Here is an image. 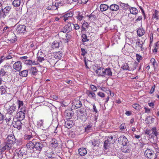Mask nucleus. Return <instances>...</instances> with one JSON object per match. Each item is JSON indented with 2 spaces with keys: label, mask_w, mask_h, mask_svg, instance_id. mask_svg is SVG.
Returning <instances> with one entry per match:
<instances>
[{
  "label": "nucleus",
  "mask_w": 159,
  "mask_h": 159,
  "mask_svg": "<svg viewBox=\"0 0 159 159\" xmlns=\"http://www.w3.org/2000/svg\"><path fill=\"white\" fill-rule=\"evenodd\" d=\"M84 103V101L79 98L74 99L72 102V106L74 108H80Z\"/></svg>",
  "instance_id": "f257e3e1"
},
{
  "label": "nucleus",
  "mask_w": 159,
  "mask_h": 159,
  "mask_svg": "<svg viewBox=\"0 0 159 159\" xmlns=\"http://www.w3.org/2000/svg\"><path fill=\"white\" fill-rule=\"evenodd\" d=\"M12 145L10 143L7 142L5 140V141L3 144V146L0 149V152H3L6 150H9L11 149Z\"/></svg>",
  "instance_id": "f03ea898"
},
{
  "label": "nucleus",
  "mask_w": 159,
  "mask_h": 159,
  "mask_svg": "<svg viewBox=\"0 0 159 159\" xmlns=\"http://www.w3.org/2000/svg\"><path fill=\"white\" fill-rule=\"evenodd\" d=\"M119 143L121 144L122 146L129 144V141L124 136H121L118 138Z\"/></svg>",
  "instance_id": "7ed1b4c3"
},
{
  "label": "nucleus",
  "mask_w": 159,
  "mask_h": 159,
  "mask_svg": "<svg viewBox=\"0 0 159 159\" xmlns=\"http://www.w3.org/2000/svg\"><path fill=\"white\" fill-rule=\"evenodd\" d=\"M47 145L46 142H37L36 141L34 148L36 150L40 151L43 148Z\"/></svg>",
  "instance_id": "20e7f679"
},
{
  "label": "nucleus",
  "mask_w": 159,
  "mask_h": 159,
  "mask_svg": "<svg viewBox=\"0 0 159 159\" xmlns=\"http://www.w3.org/2000/svg\"><path fill=\"white\" fill-rule=\"evenodd\" d=\"M1 8L2 13H1V15L3 17H5L7 14L9 13L11 9V7L8 6L5 7H4V6H2Z\"/></svg>",
  "instance_id": "39448f33"
},
{
  "label": "nucleus",
  "mask_w": 159,
  "mask_h": 159,
  "mask_svg": "<svg viewBox=\"0 0 159 159\" xmlns=\"http://www.w3.org/2000/svg\"><path fill=\"white\" fill-rule=\"evenodd\" d=\"M95 67L97 68L95 71L97 75L98 76L104 77V68L98 66V65H97V66H95Z\"/></svg>",
  "instance_id": "423d86ee"
},
{
  "label": "nucleus",
  "mask_w": 159,
  "mask_h": 159,
  "mask_svg": "<svg viewBox=\"0 0 159 159\" xmlns=\"http://www.w3.org/2000/svg\"><path fill=\"white\" fill-rule=\"evenodd\" d=\"M16 31L20 34L24 33L26 32V27L25 25H18L17 27Z\"/></svg>",
  "instance_id": "0eeeda50"
},
{
  "label": "nucleus",
  "mask_w": 159,
  "mask_h": 159,
  "mask_svg": "<svg viewBox=\"0 0 159 159\" xmlns=\"http://www.w3.org/2000/svg\"><path fill=\"white\" fill-rule=\"evenodd\" d=\"M5 140L12 145L16 143V139L13 134H11L8 135Z\"/></svg>",
  "instance_id": "6e6552de"
},
{
  "label": "nucleus",
  "mask_w": 159,
  "mask_h": 159,
  "mask_svg": "<svg viewBox=\"0 0 159 159\" xmlns=\"http://www.w3.org/2000/svg\"><path fill=\"white\" fill-rule=\"evenodd\" d=\"M65 116L67 119H70L74 115V112L71 109L66 110L64 112Z\"/></svg>",
  "instance_id": "1a4fd4ad"
},
{
  "label": "nucleus",
  "mask_w": 159,
  "mask_h": 159,
  "mask_svg": "<svg viewBox=\"0 0 159 159\" xmlns=\"http://www.w3.org/2000/svg\"><path fill=\"white\" fill-rule=\"evenodd\" d=\"M71 25V23H68L64 26V29L61 31L66 33L69 32L72 29Z\"/></svg>",
  "instance_id": "9d476101"
},
{
  "label": "nucleus",
  "mask_w": 159,
  "mask_h": 159,
  "mask_svg": "<svg viewBox=\"0 0 159 159\" xmlns=\"http://www.w3.org/2000/svg\"><path fill=\"white\" fill-rule=\"evenodd\" d=\"M22 63L20 61L16 62L13 65V68L17 71H20L22 68Z\"/></svg>",
  "instance_id": "9b49d317"
},
{
  "label": "nucleus",
  "mask_w": 159,
  "mask_h": 159,
  "mask_svg": "<svg viewBox=\"0 0 159 159\" xmlns=\"http://www.w3.org/2000/svg\"><path fill=\"white\" fill-rule=\"evenodd\" d=\"M77 113L80 117H85L87 116L86 110L84 108H81L79 109L77 111Z\"/></svg>",
  "instance_id": "f8f14e48"
},
{
  "label": "nucleus",
  "mask_w": 159,
  "mask_h": 159,
  "mask_svg": "<svg viewBox=\"0 0 159 159\" xmlns=\"http://www.w3.org/2000/svg\"><path fill=\"white\" fill-rule=\"evenodd\" d=\"M16 106L14 105L10 106L7 109L8 113V114L12 115L13 113L16 112Z\"/></svg>",
  "instance_id": "ddd939ff"
},
{
  "label": "nucleus",
  "mask_w": 159,
  "mask_h": 159,
  "mask_svg": "<svg viewBox=\"0 0 159 159\" xmlns=\"http://www.w3.org/2000/svg\"><path fill=\"white\" fill-rule=\"evenodd\" d=\"M154 152L149 149H147L144 152V155L145 157L151 159L152 158V155Z\"/></svg>",
  "instance_id": "4468645a"
},
{
  "label": "nucleus",
  "mask_w": 159,
  "mask_h": 159,
  "mask_svg": "<svg viewBox=\"0 0 159 159\" xmlns=\"http://www.w3.org/2000/svg\"><path fill=\"white\" fill-rule=\"evenodd\" d=\"M35 143V140L33 139L32 141H30L29 143L27 144L26 147L28 149H33L34 148Z\"/></svg>",
  "instance_id": "2eb2a0df"
},
{
  "label": "nucleus",
  "mask_w": 159,
  "mask_h": 159,
  "mask_svg": "<svg viewBox=\"0 0 159 159\" xmlns=\"http://www.w3.org/2000/svg\"><path fill=\"white\" fill-rule=\"evenodd\" d=\"M13 125L15 128H16L19 130L21 129L22 124L20 120H18L17 121L13 122Z\"/></svg>",
  "instance_id": "dca6fc26"
},
{
  "label": "nucleus",
  "mask_w": 159,
  "mask_h": 159,
  "mask_svg": "<svg viewBox=\"0 0 159 159\" xmlns=\"http://www.w3.org/2000/svg\"><path fill=\"white\" fill-rule=\"evenodd\" d=\"M19 150L16 151L13 157V159H22L23 155Z\"/></svg>",
  "instance_id": "f3484780"
},
{
  "label": "nucleus",
  "mask_w": 159,
  "mask_h": 159,
  "mask_svg": "<svg viewBox=\"0 0 159 159\" xmlns=\"http://www.w3.org/2000/svg\"><path fill=\"white\" fill-rule=\"evenodd\" d=\"M112 72L111 68L108 67L104 69V77L105 76L111 77L112 76Z\"/></svg>",
  "instance_id": "a211bd4d"
},
{
  "label": "nucleus",
  "mask_w": 159,
  "mask_h": 159,
  "mask_svg": "<svg viewBox=\"0 0 159 159\" xmlns=\"http://www.w3.org/2000/svg\"><path fill=\"white\" fill-rule=\"evenodd\" d=\"M76 16L77 19L79 21H81L84 18L85 16V13L82 12H77Z\"/></svg>",
  "instance_id": "6ab92c4d"
},
{
  "label": "nucleus",
  "mask_w": 159,
  "mask_h": 159,
  "mask_svg": "<svg viewBox=\"0 0 159 159\" xmlns=\"http://www.w3.org/2000/svg\"><path fill=\"white\" fill-rule=\"evenodd\" d=\"M121 150L122 152L125 153H130L131 152L128 144L122 146L121 147Z\"/></svg>",
  "instance_id": "aec40b11"
},
{
  "label": "nucleus",
  "mask_w": 159,
  "mask_h": 159,
  "mask_svg": "<svg viewBox=\"0 0 159 159\" xmlns=\"http://www.w3.org/2000/svg\"><path fill=\"white\" fill-rule=\"evenodd\" d=\"M74 125L73 121L70 120H66L65 123V127L68 129L70 128L73 127Z\"/></svg>",
  "instance_id": "412c9836"
},
{
  "label": "nucleus",
  "mask_w": 159,
  "mask_h": 159,
  "mask_svg": "<svg viewBox=\"0 0 159 159\" xmlns=\"http://www.w3.org/2000/svg\"><path fill=\"white\" fill-rule=\"evenodd\" d=\"M79 154L81 156H84L87 153V151L85 148H81L78 149Z\"/></svg>",
  "instance_id": "4be33fe9"
},
{
  "label": "nucleus",
  "mask_w": 159,
  "mask_h": 159,
  "mask_svg": "<svg viewBox=\"0 0 159 159\" xmlns=\"http://www.w3.org/2000/svg\"><path fill=\"white\" fill-rule=\"evenodd\" d=\"M143 42L140 39H138L136 42V47H138L141 51H143L144 48L143 46Z\"/></svg>",
  "instance_id": "5701e85b"
},
{
  "label": "nucleus",
  "mask_w": 159,
  "mask_h": 159,
  "mask_svg": "<svg viewBox=\"0 0 159 159\" xmlns=\"http://www.w3.org/2000/svg\"><path fill=\"white\" fill-rule=\"evenodd\" d=\"M26 112L23 111H19L17 114V117L18 120H22L24 119L25 118V114Z\"/></svg>",
  "instance_id": "b1692460"
},
{
  "label": "nucleus",
  "mask_w": 159,
  "mask_h": 159,
  "mask_svg": "<svg viewBox=\"0 0 159 159\" xmlns=\"http://www.w3.org/2000/svg\"><path fill=\"white\" fill-rule=\"evenodd\" d=\"M25 63L29 65H38L39 64L38 61L35 60H26L25 61Z\"/></svg>",
  "instance_id": "393cba45"
},
{
  "label": "nucleus",
  "mask_w": 159,
  "mask_h": 159,
  "mask_svg": "<svg viewBox=\"0 0 159 159\" xmlns=\"http://www.w3.org/2000/svg\"><path fill=\"white\" fill-rule=\"evenodd\" d=\"M129 9V10L130 13L133 15H136L138 13V9L134 7L130 6Z\"/></svg>",
  "instance_id": "a878e982"
},
{
  "label": "nucleus",
  "mask_w": 159,
  "mask_h": 159,
  "mask_svg": "<svg viewBox=\"0 0 159 159\" xmlns=\"http://www.w3.org/2000/svg\"><path fill=\"white\" fill-rule=\"evenodd\" d=\"M43 120H41L38 122L37 125L38 127L41 129L43 130H46L48 128H45L44 126Z\"/></svg>",
  "instance_id": "bb28decb"
},
{
  "label": "nucleus",
  "mask_w": 159,
  "mask_h": 159,
  "mask_svg": "<svg viewBox=\"0 0 159 159\" xmlns=\"http://www.w3.org/2000/svg\"><path fill=\"white\" fill-rule=\"evenodd\" d=\"M54 58V56H49L48 60V62L51 65L55 64L56 63V61Z\"/></svg>",
  "instance_id": "cd10ccee"
},
{
  "label": "nucleus",
  "mask_w": 159,
  "mask_h": 159,
  "mask_svg": "<svg viewBox=\"0 0 159 159\" xmlns=\"http://www.w3.org/2000/svg\"><path fill=\"white\" fill-rule=\"evenodd\" d=\"M62 52L59 51L54 53L53 56H54V57H55V58L60 59H61V57H62Z\"/></svg>",
  "instance_id": "c85d7f7f"
},
{
  "label": "nucleus",
  "mask_w": 159,
  "mask_h": 159,
  "mask_svg": "<svg viewBox=\"0 0 159 159\" xmlns=\"http://www.w3.org/2000/svg\"><path fill=\"white\" fill-rule=\"evenodd\" d=\"M109 9L113 11H117L119 9V6L116 4H112L109 7Z\"/></svg>",
  "instance_id": "c756f323"
},
{
  "label": "nucleus",
  "mask_w": 159,
  "mask_h": 159,
  "mask_svg": "<svg viewBox=\"0 0 159 159\" xmlns=\"http://www.w3.org/2000/svg\"><path fill=\"white\" fill-rule=\"evenodd\" d=\"M60 43L57 41H54L52 43L51 47L53 49L58 48L59 47Z\"/></svg>",
  "instance_id": "7c9ffc66"
},
{
  "label": "nucleus",
  "mask_w": 159,
  "mask_h": 159,
  "mask_svg": "<svg viewBox=\"0 0 159 159\" xmlns=\"http://www.w3.org/2000/svg\"><path fill=\"white\" fill-rule=\"evenodd\" d=\"M51 144L53 148L57 147L58 145L57 140L55 139H52L51 141Z\"/></svg>",
  "instance_id": "2f4dec72"
},
{
  "label": "nucleus",
  "mask_w": 159,
  "mask_h": 159,
  "mask_svg": "<svg viewBox=\"0 0 159 159\" xmlns=\"http://www.w3.org/2000/svg\"><path fill=\"white\" fill-rule=\"evenodd\" d=\"M108 8V6L105 4H101L100 6V8L101 11H106Z\"/></svg>",
  "instance_id": "473e14b6"
},
{
  "label": "nucleus",
  "mask_w": 159,
  "mask_h": 159,
  "mask_svg": "<svg viewBox=\"0 0 159 159\" xmlns=\"http://www.w3.org/2000/svg\"><path fill=\"white\" fill-rule=\"evenodd\" d=\"M158 12V11L157 10H155L154 13L153 14L152 16V19L153 20L156 19L157 20H158L159 19Z\"/></svg>",
  "instance_id": "72a5a7b5"
},
{
  "label": "nucleus",
  "mask_w": 159,
  "mask_h": 159,
  "mask_svg": "<svg viewBox=\"0 0 159 159\" xmlns=\"http://www.w3.org/2000/svg\"><path fill=\"white\" fill-rule=\"evenodd\" d=\"M21 3L20 0H14L12 2V5L15 7H19Z\"/></svg>",
  "instance_id": "f704fd0d"
},
{
  "label": "nucleus",
  "mask_w": 159,
  "mask_h": 159,
  "mask_svg": "<svg viewBox=\"0 0 159 159\" xmlns=\"http://www.w3.org/2000/svg\"><path fill=\"white\" fill-rule=\"evenodd\" d=\"M73 13H67L65 14L64 16L63 20L65 22L66 21L67 19L71 18L73 16Z\"/></svg>",
  "instance_id": "c9c22d12"
},
{
  "label": "nucleus",
  "mask_w": 159,
  "mask_h": 159,
  "mask_svg": "<svg viewBox=\"0 0 159 159\" xmlns=\"http://www.w3.org/2000/svg\"><path fill=\"white\" fill-rule=\"evenodd\" d=\"M120 5L123 10L125 11L126 10L128 9H129L130 7L129 5L127 3H125L122 2L120 3Z\"/></svg>",
  "instance_id": "e433bc0d"
},
{
  "label": "nucleus",
  "mask_w": 159,
  "mask_h": 159,
  "mask_svg": "<svg viewBox=\"0 0 159 159\" xmlns=\"http://www.w3.org/2000/svg\"><path fill=\"white\" fill-rule=\"evenodd\" d=\"M28 74V70H23L19 73V75L23 77H26Z\"/></svg>",
  "instance_id": "4c0bfd02"
},
{
  "label": "nucleus",
  "mask_w": 159,
  "mask_h": 159,
  "mask_svg": "<svg viewBox=\"0 0 159 159\" xmlns=\"http://www.w3.org/2000/svg\"><path fill=\"white\" fill-rule=\"evenodd\" d=\"M137 32L138 35L139 37L143 36L145 33L144 31L142 28H139Z\"/></svg>",
  "instance_id": "58836bf2"
},
{
  "label": "nucleus",
  "mask_w": 159,
  "mask_h": 159,
  "mask_svg": "<svg viewBox=\"0 0 159 159\" xmlns=\"http://www.w3.org/2000/svg\"><path fill=\"white\" fill-rule=\"evenodd\" d=\"M109 139H107L105 141L104 143V149L107 150L108 149L110 144L111 143L109 142Z\"/></svg>",
  "instance_id": "ea45409f"
},
{
  "label": "nucleus",
  "mask_w": 159,
  "mask_h": 159,
  "mask_svg": "<svg viewBox=\"0 0 159 159\" xmlns=\"http://www.w3.org/2000/svg\"><path fill=\"white\" fill-rule=\"evenodd\" d=\"M7 66L5 65L4 66L3 68H2L0 70V75H1L2 76H4L5 74L7 73L6 71V68Z\"/></svg>",
  "instance_id": "a19ab883"
},
{
  "label": "nucleus",
  "mask_w": 159,
  "mask_h": 159,
  "mask_svg": "<svg viewBox=\"0 0 159 159\" xmlns=\"http://www.w3.org/2000/svg\"><path fill=\"white\" fill-rule=\"evenodd\" d=\"M88 96L89 97L93 99H96V95L92 91H89L88 92Z\"/></svg>",
  "instance_id": "79ce46f5"
},
{
  "label": "nucleus",
  "mask_w": 159,
  "mask_h": 159,
  "mask_svg": "<svg viewBox=\"0 0 159 159\" xmlns=\"http://www.w3.org/2000/svg\"><path fill=\"white\" fill-rule=\"evenodd\" d=\"M30 71L33 75H35L37 74L38 70L36 67H32L30 69Z\"/></svg>",
  "instance_id": "37998d69"
},
{
  "label": "nucleus",
  "mask_w": 159,
  "mask_h": 159,
  "mask_svg": "<svg viewBox=\"0 0 159 159\" xmlns=\"http://www.w3.org/2000/svg\"><path fill=\"white\" fill-rule=\"evenodd\" d=\"M151 130V131L152 135L153 134L156 137L158 135V133L157 131V128L156 127H154L152 128Z\"/></svg>",
  "instance_id": "c03bdc74"
},
{
  "label": "nucleus",
  "mask_w": 159,
  "mask_h": 159,
  "mask_svg": "<svg viewBox=\"0 0 159 159\" xmlns=\"http://www.w3.org/2000/svg\"><path fill=\"white\" fill-rule=\"evenodd\" d=\"M39 139L41 141H44L47 139V136L45 134L40 135L39 137Z\"/></svg>",
  "instance_id": "a18cd8bd"
},
{
  "label": "nucleus",
  "mask_w": 159,
  "mask_h": 159,
  "mask_svg": "<svg viewBox=\"0 0 159 159\" xmlns=\"http://www.w3.org/2000/svg\"><path fill=\"white\" fill-rule=\"evenodd\" d=\"M82 38V41L83 42H85L89 41V39L87 38V36L85 34H83L81 36Z\"/></svg>",
  "instance_id": "49530a36"
},
{
  "label": "nucleus",
  "mask_w": 159,
  "mask_h": 159,
  "mask_svg": "<svg viewBox=\"0 0 159 159\" xmlns=\"http://www.w3.org/2000/svg\"><path fill=\"white\" fill-rule=\"evenodd\" d=\"M121 68L123 69L124 70H130L129 67L128 66V65L127 63H125L121 66Z\"/></svg>",
  "instance_id": "de8ad7c7"
},
{
  "label": "nucleus",
  "mask_w": 159,
  "mask_h": 159,
  "mask_svg": "<svg viewBox=\"0 0 159 159\" xmlns=\"http://www.w3.org/2000/svg\"><path fill=\"white\" fill-rule=\"evenodd\" d=\"M24 139L25 140H29L33 138V136L32 134H25L24 136Z\"/></svg>",
  "instance_id": "09e8293b"
},
{
  "label": "nucleus",
  "mask_w": 159,
  "mask_h": 159,
  "mask_svg": "<svg viewBox=\"0 0 159 159\" xmlns=\"http://www.w3.org/2000/svg\"><path fill=\"white\" fill-rule=\"evenodd\" d=\"M46 153L49 158H54V157H52L53 153H52V152H49L48 151H47Z\"/></svg>",
  "instance_id": "8fccbe9b"
},
{
  "label": "nucleus",
  "mask_w": 159,
  "mask_h": 159,
  "mask_svg": "<svg viewBox=\"0 0 159 159\" xmlns=\"http://www.w3.org/2000/svg\"><path fill=\"white\" fill-rule=\"evenodd\" d=\"M47 9L49 10H56L57 9V7H56L54 6H52V5H50L48 6L47 8Z\"/></svg>",
  "instance_id": "3c124183"
},
{
  "label": "nucleus",
  "mask_w": 159,
  "mask_h": 159,
  "mask_svg": "<svg viewBox=\"0 0 159 159\" xmlns=\"http://www.w3.org/2000/svg\"><path fill=\"white\" fill-rule=\"evenodd\" d=\"M37 57L38 58L37 60L38 62H42L43 61H44V59L43 57H41L39 56V54H38L37 55Z\"/></svg>",
  "instance_id": "603ef678"
},
{
  "label": "nucleus",
  "mask_w": 159,
  "mask_h": 159,
  "mask_svg": "<svg viewBox=\"0 0 159 159\" xmlns=\"http://www.w3.org/2000/svg\"><path fill=\"white\" fill-rule=\"evenodd\" d=\"M138 63L137 62H134L132 64V67H131V69L132 70H135L138 66Z\"/></svg>",
  "instance_id": "864d4df0"
},
{
  "label": "nucleus",
  "mask_w": 159,
  "mask_h": 159,
  "mask_svg": "<svg viewBox=\"0 0 159 159\" xmlns=\"http://www.w3.org/2000/svg\"><path fill=\"white\" fill-rule=\"evenodd\" d=\"M17 103L18 105V108H20L24 105L23 102L20 100H18L17 101Z\"/></svg>",
  "instance_id": "5fc2aeb1"
},
{
  "label": "nucleus",
  "mask_w": 159,
  "mask_h": 159,
  "mask_svg": "<svg viewBox=\"0 0 159 159\" xmlns=\"http://www.w3.org/2000/svg\"><path fill=\"white\" fill-rule=\"evenodd\" d=\"M89 19H94L96 18V15L94 14L93 12H92L90 15L88 16Z\"/></svg>",
  "instance_id": "6e6d98bb"
},
{
  "label": "nucleus",
  "mask_w": 159,
  "mask_h": 159,
  "mask_svg": "<svg viewBox=\"0 0 159 159\" xmlns=\"http://www.w3.org/2000/svg\"><path fill=\"white\" fill-rule=\"evenodd\" d=\"M150 61L154 67H155V65L157 64L156 62L155 59L154 58H152Z\"/></svg>",
  "instance_id": "4d7b16f0"
},
{
  "label": "nucleus",
  "mask_w": 159,
  "mask_h": 159,
  "mask_svg": "<svg viewBox=\"0 0 159 159\" xmlns=\"http://www.w3.org/2000/svg\"><path fill=\"white\" fill-rule=\"evenodd\" d=\"M101 89L103 91L106 92L107 93L110 92V90L109 89L105 87H102L101 88Z\"/></svg>",
  "instance_id": "13d9d810"
},
{
  "label": "nucleus",
  "mask_w": 159,
  "mask_h": 159,
  "mask_svg": "<svg viewBox=\"0 0 159 159\" xmlns=\"http://www.w3.org/2000/svg\"><path fill=\"white\" fill-rule=\"evenodd\" d=\"M91 143L92 145L94 147L98 146V143L96 140L93 139V140L91 141Z\"/></svg>",
  "instance_id": "bf43d9fd"
},
{
  "label": "nucleus",
  "mask_w": 159,
  "mask_h": 159,
  "mask_svg": "<svg viewBox=\"0 0 159 159\" xmlns=\"http://www.w3.org/2000/svg\"><path fill=\"white\" fill-rule=\"evenodd\" d=\"M20 111H23L24 112H26V107H25V105H23V106H21L20 108H18Z\"/></svg>",
  "instance_id": "052dcab7"
},
{
  "label": "nucleus",
  "mask_w": 159,
  "mask_h": 159,
  "mask_svg": "<svg viewBox=\"0 0 159 159\" xmlns=\"http://www.w3.org/2000/svg\"><path fill=\"white\" fill-rule=\"evenodd\" d=\"M0 89L1 91V94H4L6 92V90L4 88L3 86H2L0 87Z\"/></svg>",
  "instance_id": "680f3d73"
},
{
  "label": "nucleus",
  "mask_w": 159,
  "mask_h": 159,
  "mask_svg": "<svg viewBox=\"0 0 159 159\" xmlns=\"http://www.w3.org/2000/svg\"><path fill=\"white\" fill-rule=\"evenodd\" d=\"M66 39V42H68L69 41V39L71 38V35L70 34H68L67 33L66 34L65 36Z\"/></svg>",
  "instance_id": "e2e57ef3"
},
{
  "label": "nucleus",
  "mask_w": 159,
  "mask_h": 159,
  "mask_svg": "<svg viewBox=\"0 0 159 159\" xmlns=\"http://www.w3.org/2000/svg\"><path fill=\"white\" fill-rule=\"evenodd\" d=\"M107 139H109V142L111 143H113L114 142V140L113 139V137L111 136L109 137Z\"/></svg>",
  "instance_id": "0e129e2a"
},
{
  "label": "nucleus",
  "mask_w": 159,
  "mask_h": 159,
  "mask_svg": "<svg viewBox=\"0 0 159 159\" xmlns=\"http://www.w3.org/2000/svg\"><path fill=\"white\" fill-rule=\"evenodd\" d=\"M140 107V105L138 104H135L133 105V107L137 110L139 109Z\"/></svg>",
  "instance_id": "69168bd1"
},
{
  "label": "nucleus",
  "mask_w": 159,
  "mask_h": 159,
  "mask_svg": "<svg viewBox=\"0 0 159 159\" xmlns=\"http://www.w3.org/2000/svg\"><path fill=\"white\" fill-rule=\"evenodd\" d=\"M142 16H139L135 20L134 22L137 23L139 22V21L142 20Z\"/></svg>",
  "instance_id": "338daca9"
},
{
  "label": "nucleus",
  "mask_w": 159,
  "mask_h": 159,
  "mask_svg": "<svg viewBox=\"0 0 159 159\" xmlns=\"http://www.w3.org/2000/svg\"><path fill=\"white\" fill-rule=\"evenodd\" d=\"M97 94L98 96L101 98H103L105 96L104 93L101 92H98Z\"/></svg>",
  "instance_id": "774afa93"
}]
</instances>
